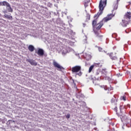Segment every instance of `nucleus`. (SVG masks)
Listing matches in <instances>:
<instances>
[{
  "label": "nucleus",
  "instance_id": "nucleus-1",
  "mask_svg": "<svg viewBox=\"0 0 131 131\" xmlns=\"http://www.w3.org/2000/svg\"><path fill=\"white\" fill-rule=\"evenodd\" d=\"M106 5L107 0H100L99 5V12L94 15V18L97 19L100 15H102L103 14V11H104V9Z\"/></svg>",
  "mask_w": 131,
  "mask_h": 131
},
{
  "label": "nucleus",
  "instance_id": "nucleus-2",
  "mask_svg": "<svg viewBox=\"0 0 131 131\" xmlns=\"http://www.w3.org/2000/svg\"><path fill=\"white\" fill-rule=\"evenodd\" d=\"M71 71L72 73H77L76 75H79V76H81V67L80 66H76L72 68ZM79 72V73H77Z\"/></svg>",
  "mask_w": 131,
  "mask_h": 131
},
{
  "label": "nucleus",
  "instance_id": "nucleus-3",
  "mask_svg": "<svg viewBox=\"0 0 131 131\" xmlns=\"http://www.w3.org/2000/svg\"><path fill=\"white\" fill-rule=\"evenodd\" d=\"M114 16H115V14H108L106 17H104L102 19V21L104 22V23L106 22H108V21L111 20V19H112V18H113Z\"/></svg>",
  "mask_w": 131,
  "mask_h": 131
},
{
  "label": "nucleus",
  "instance_id": "nucleus-4",
  "mask_svg": "<svg viewBox=\"0 0 131 131\" xmlns=\"http://www.w3.org/2000/svg\"><path fill=\"white\" fill-rule=\"evenodd\" d=\"M104 25V21H103V20L101 21L99 23L97 24L96 25V26H95V28L97 29V30H100L101 29V28L102 26Z\"/></svg>",
  "mask_w": 131,
  "mask_h": 131
},
{
  "label": "nucleus",
  "instance_id": "nucleus-5",
  "mask_svg": "<svg viewBox=\"0 0 131 131\" xmlns=\"http://www.w3.org/2000/svg\"><path fill=\"white\" fill-rule=\"evenodd\" d=\"M101 89H103L104 91H107L108 92H110V91H112L113 88L110 86V87H108L107 85H103L100 86Z\"/></svg>",
  "mask_w": 131,
  "mask_h": 131
},
{
  "label": "nucleus",
  "instance_id": "nucleus-6",
  "mask_svg": "<svg viewBox=\"0 0 131 131\" xmlns=\"http://www.w3.org/2000/svg\"><path fill=\"white\" fill-rule=\"evenodd\" d=\"M107 55L110 57L111 59H112V60H117V56H116V55L114 54H113V53H107Z\"/></svg>",
  "mask_w": 131,
  "mask_h": 131
},
{
  "label": "nucleus",
  "instance_id": "nucleus-7",
  "mask_svg": "<svg viewBox=\"0 0 131 131\" xmlns=\"http://www.w3.org/2000/svg\"><path fill=\"white\" fill-rule=\"evenodd\" d=\"M37 55H38V56H40L41 57L43 56V55H45V52H43V50H42V49L39 48L37 52Z\"/></svg>",
  "mask_w": 131,
  "mask_h": 131
},
{
  "label": "nucleus",
  "instance_id": "nucleus-8",
  "mask_svg": "<svg viewBox=\"0 0 131 131\" xmlns=\"http://www.w3.org/2000/svg\"><path fill=\"white\" fill-rule=\"evenodd\" d=\"M53 66L56 68L60 69V70H62V69H63V68L56 61L53 62Z\"/></svg>",
  "mask_w": 131,
  "mask_h": 131
},
{
  "label": "nucleus",
  "instance_id": "nucleus-9",
  "mask_svg": "<svg viewBox=\"0 0 131 131\" xmlns=\"http://www.w3.org/2000/svg\"><path fill=\"white\" fill-rule=\"evenodd\" d=\"M95 33L96 35V37H98V39H99L100 40H101V39H102V38H103V36L101 35L100 34V31L99 32H98V31L95 32Z\"/></svg>",
  "mask_w": 131,
  "mask_h": 131
},
{
  "label": "nucleus",
  "instance_id": "nucleus-10",
  "mask_svg": "<svg viewBox=\"0 0 131 131\" xmlns=\"http://www.w3.org/2000/svg\"><path fill=\"white\" fill-rule=\"evenodd\" d=\"M28 62H29L30 64H31V65H33V66H36V65H37V63L32 59L28 60Z\"/></svg>",
  "mask_w": 131,
  "mask_h": 131
},
{
  "label": "nucleus",
  "instance_id": "nucleus-11",
  "mask_svg": "<svg viewBox=\"0 0 131 131\" xmlns=\"http://www.w3.org/2000/svg\"><path fill=\"white\" fill-rule=\"evenodd\" d=\"M0 5L1 6H6V7H10V4L9 3L4 1L3 2L0 3Z\"/></svg>",
  "mask_w": 131,
  "mask_h": 131
},
{
  "label": "nucleus",
  "instance_id": "nucleus-12",
  "mask_svg": "<svg viewBox=\"0 0 131 131\" xmlns=\"http://www.w3.org/2000/svg\"><path fill=\"white\" fill-rule=\"evenodd\" d=\"M111 102L112 104H113V105H115V106H116V105H117V100L115 99V98H112Z\"/></svg>",
  "mask_w": 131,
  "mask_h": 131
},
{
  "label": "nucleus",
  "instance_id": "nucleus-13",
  "mask_svg": "<svg viewBox=\"0 0 131 131\" xmlns=\"http://www.w3.org/2000/svg\"><path fill=\"white\" fill-rule=\"evenodd\" d=\"M4 18H6V19H8V20H13V16L11 15H9L8 14H5L4 15Z\"/></svg>",
  "mask_w": 131,
  "mask_h": 131
},
{
  "label": "nucleus",
  "instance_id": "nucleus-14",
  "mask_svg": "<svg viewBox=\"0 0 131 131\" xmlns=\"http://www.w3.org/2000/svg\"><path fill=\"white\" fill-rule=\"evenodd\" d=\"M28 50L30 52H33V51H34V47L32 45H29L28 47Z\"/></svg>",
  "mask_w": 131,
  "mask_h": 131
},
{
  "label": "nucleus",
  "instance_id": "nucleus-15",
  "mask_svg": "<svg viewBox=\"0 0 131 131\" xmlns=\"http://www.w3.org/2000/svg\"><path fill=\"white\" fill-rule=\"evenodd\" d=\"M114 10H117L118 8V2H116L113 4Z\"/></svg>",
  "mask_w": 131,
  "mask_h": 131
},
{
  "label": "nucleus",
  "instance_id": "nucleus-16",
  "mask_svg": "<svg viewBox=\"0 0 131 131\" xmlns=\"http://www.w3.org/2000/svg\"><path fill=\"white\" fill-rule=\"evenodd\" d=\"M125 16L126 17V18H127L128 19H130L131 13L130 12H127L125 14Z\"/></svg>",
  "mask_w": 131,
  "mask_h": 131
},
{
  "label": "nucleus",
  "instance_id": "nucleus-17",
  "mask_svg": "<svg viewBox=\"0 0 131 131\" xmlns=\"http://www.w3.org/2000/svg\"><path fill=\"white\" fill-rule=\"evenodd\" d=\"M123 23L122 24V25L123 27H126L127 26V21H125V20H122Z\"/></svg>",
  "mask_w": 131,
  "mask_h": 131
},
{
  "label": "nucleus",
  "instance_id": "nucleus-18",
  "mask_svg": "<svg viewBox=\"0 0 131 131\" xmlns=\"http://www.w3.org/2000/svg\"><path fill=\"white\" fill-rule=\"evenodd\" d=\"M8 8V11L9 13H13V9H12V7H11V5H9V6H7Z\"/></svg>",
  "mask_w": 131,
  "mask_h": 131
},
{
  "label": "nucleus",
  "instance_id": "nucleus-19",
  "mask_svg": "<svg viewBox=\"0 0 131 131\" xmlns=\"http://www.w3.org/2000/svg\"><path fill=\"white\" fill-rule=\"evenodd\" d=\"M94 67H95V66L92 65L91 66L90 68H89V73H91L92 72V71L93 70V69H94Z\"/></svg>",
  "mask_w": 131,
  "mask_h": 131
},
{
  "label": "nucleus",
  "instance_id": "nucleus-20",
  "mask_svg": "<svg viewBox=\"0 0 131 131\" xmlns=\"http://www.w3.org/2000/svg\"><path fill=\"white\" fill-rule=\"evenodd\" d=\"M96 25H97V20H93L92 22L93 27H96Z\"/></svg>",
  "mask_w": 131,
  "mask_h": 131
},
{
  "label": "nucleus",
  "instance_id": "nucleus-21",
  "mask_svg": "<svg viewBox=\"0 0 131 131\" xmlns=\"http://www.w3.org/2000/svg\"><path fill=\"white\" fill-rule=\"evenodd\" d=\"M91 19V15H90L89 14H87L86 16V19L87 20H90Z\"/></svg>",
  "mask_w": 131,
  "mask_h": 131
},
{
  "label": "nucleus",
  "instance_id": "nucleus-22",
  "mask_svg": "<svg viewBox=\"0 0 131 131\" xmlns=\"http://www.w3.org/2000/svg\"><path fill=\"white\" fill-rule=\"evenodd\" d=\"M96 48H98V51L99 52H103V48H102L100 47H97V46H96Z\"/></svg>",
  "mask_w": 131,
  "mask_h": 131
},
{
  "label": "nucleus",
  "instance_id": "nucleus-23",
  "mask_svg": "<svg viewBox=\"0 0 131 131\" xmlns=\"http://www.w3.org/2000/svg\"><path fill=\"white\" fill-rule=\"evenodd\" d=\"M112 37H114V38H116L117 37V34L116 33L113 34Z\"/></svg>",
  "mask_w": 131,
  "mask_h": 131
},
{
  "label": "nucleus",
  "instance_id": "nucleus-24",
  "mask_svg": "<svg viewBox=\"0 0 131 131\" xmlns=\"http://www.w3.org/2000/svg\"><path fill=\"white\" fill-rule=\"evenodd\" d=\"M66 117L67 119H69V118H70V115L69 114H67L66 115Z\"/></svg>",
  "mask_w": 131,
  "mask_h": 131
},
{
  "label": "nucleus",
  "instance_id": "nucleus-25",
  "mask_svg": "<svg viewBox=\"0 0 131 131\" xmlns=\"http://www.w3.org/2000/svg\"><path fill=\"white\" fill-rule=\"evenodd\" d=\"M122 100H123V101H126V98L124 96H123Z\"/></svg>",
  "mask_w": 131,
  "mask_h": 131
},
{
  "label": "nucleus",
  "instance_id": "nucleus-26",
  "mask_svg": "<svg viewBox=\"0 0 131 131\" xmlns=\"http://www.w3.org/2000/svg\"><path fill=\"white\" fill-rule=\"evenodd\" d=\"M90 2V0H84L85 4H88Z\"/></svg>",
  "mask_w": 131,
  "mask_h": 131
},
{
  "label": "nucleus",
  "instance_id": "nucleus-27",
  "mask_svg": "<svg viewBox=\"0 0 131 131\" xmlns=\"http://www.w3.org/2000/svg\"><path fill=\"white\" fill-rule=\"evenodd\" d=\"M87 3H85L84 4V6L85 7V8H86V7H88V4H86Z\"/></svg>",
  "mask_w": 131,
  "mask_h": 131
},
{
  "label": "nucleus",
  "instance_id": "nucleus-28",
  "mask_svg": "<svg viewBox=\"0 0 131 131\" xmlns=\"http://www.w3.org/2000/svg\"><path fill=\"white\" fill-rule=\"evenodd\" d=\"M3 13H4V14H6V13H7V11H5L3 12Z\"/></svg>",
  "mask_w": 131,
  "mask_h": 131
},
{
  "label": "nucleus",
  "instance_id": "nucleus-29",
  "mask_svg": "<svg viewBox=\"0 0 131 131\" xmlns=\"http://www.w3.org/2000/svg\"><path fill=\"white\" fill-rule=\"evenodd\" d=\"M83 27H85V24H83Z\"/></svg>",
  "mask_w": 131,
  "mask_h": 131
},
{
  "label": "nucleus",
  "instance_id": "nucleus-30",
  "mask_svg": "<svg viewBox=\"0 0 131 131\" xmlns=\"http://www.w3.org/2000/svg\"><path fill=\"white\" fill-rule=\"evenodd\" d=\"M115 110H117V107L115 106Z\"/></svg>",
  "mask_w": 131,
  "mask_h": 131
},
{
  "label": "nucleus",
  "instance_id": "nucleus-31",
  "mask_svg": "<svg viewBox=\"0 0 131 131\" xmlns=\"http://www.w3.org/2000/svg\"><path fill=\"white\" fill-rule=\"evenodd\" d=\"M95 130H97V128H94Z\"/></svg>",
  "mask_w": 131,
  "mask_h": 131
},
{
  "label": "nucleus",
  "instance_id": "nucleus-32",
  "mask_svg": "<svg viewBox=\"0 0 131 131\" xmlns=\"http://www.w3.org/2000/svg\"><path fill=\"white\" fill-rule=\"evenodd\" d=\"M99 64H100V63H97V65H99Z\"/></svg>",
  "mask_w": 131,
  "mask_h": 131
}]
</instances>
